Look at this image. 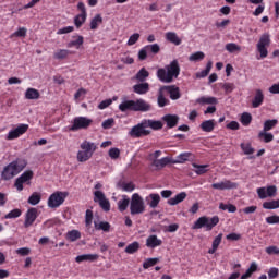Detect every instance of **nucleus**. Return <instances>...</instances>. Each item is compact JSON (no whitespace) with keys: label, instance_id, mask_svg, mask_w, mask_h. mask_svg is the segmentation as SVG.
Wrapping results in <instances>:
<instances>
[{"label":"nucleus","instance_id":"29","mask_svg":"<svg viewBox=\"0 0 279 279\" xmlns=\"http://www.w3.org/2000/svg\"><path fill=\"white\" fill-rule=\"evenodd\" d=\"M149 77V71H147L145 68H142L136 75L134 76V80H137V82L145 83V80Z\"/></svg>","mask_w":279,"mask_h":279},{"label":"nucleus","instance_id":"44","mask_svg":"<svg viewBox=\"0 0 279 279\" xmlns=\"http://www.w3.org/2000/svg\"><path fill=\"white\" fill-rule=\"evenodd\" d=\"M204 58H206V54H204V52H202V51H197V52L192 53L189 57V60H190V62H199V61L204 60Z\"/></svg>","mask_w":279,"mask_h":279},{"label":"nucleus","instance_id":"57","mask_svg":"<svg viewBox=\"0 0 279 279\" xmlns=\"http://www.w3.org/2000/svg\"><path fill=\"white\" fill-rule=\"evenodd\" d=\"M109 156L112 160H117L121 156V150L119 148H110Z\"/></svg>","mask_w":279,"mask_h":279},{"label":"nucleus","instance_id":"27","mask_svg":"<svg viewBox=\"0 0 279 279\" xmlns=\"http://www.w3.org/2000/svg\"><path fill=\"white\" fill-rule=\"evenodd\" d=\"M171 162V159L169 157H163L161 159H155L153 161V167H156V169H165L167 165Z\"/></svg>","mask_w":279,"mask_h":279},{"label":"nucleus","instance_id":"45","mask_svg":"<svg viewBox=\"0 0 279 279\" xmlns=\"http://www.w3.org/2000/svg\"><path fill=\"white\" fill-rule=\"evenodd\" d=\"M276 125H278V121L276 119L265 121L264 132H269V130H274Z\"/></svg>","mask_w":279,"mask_h":279},{"label":"nucleus","instance_id":"4","mask_svg":"<svg viewBox=\"0 0 279 279\" xmlns=\"http://www.w3.org/2000/svg\"><path fill=\"white\" fill-rule=\"evenodd\" d=\"M102 186L104 185H101V183H97L94 186V189H96L94 192V202L99 204L100 208H102L105 213H110V201L106 198V194H104V192L99 191Z\"/></svg>","mask_w":279,"mask_h":279},{"label":"nucleus","instance_id":"40","mask_svg":"<svg viewBox=\"0 0 279 279\" xmlns=\"http://www.w3.org/2000/svg\"><path fill=\"white\" fill-rule=\"evenodd\" d=\"M210 69H213V61H209L206 65V69L196 73V77L198 80H202L204 77H207L208 73H210Z\"/></svg>","mask_w":279,"mask_h":279},{"label":"nucleus","instance_id":"13","mask_svg":"<svg viewBox=\"0 0 279 279\" xmlns=\"http://www.w3.org/2000/svg\"><path fill=\"white\" fill-rule=\"evenodd\" d=\"M29 130V125L27 124H20L14 130L10 131L7 141H14V138H19V136H22V134H25Z\"/></svg>","mask_w":279,"mask_h":279},{"label":"nucleus","instance_id":"43","mask_svg":"<svg viewBox=\"0 0 279 279\" xmlns=\"http://www.w3.org/2000/svg\"><path fill=\"white\" fill-rule=\"evenodd\" d=\"M40 193L34 192L28 198V204H31V206H36L37 204H40Z\"/></svg>","mask_w":279,"mask_h":279},{"label":"nucleus","instance_id":"9","mask_svg":"<svg viewBox=\"0 0 279 279\" xmlns=\"http://www.w3.org/2000/svg\"><path fill=\"white\" fill-rule=\"evenodd\" d=\"M129 134L132 138H141L143 136H149L151 134V131L147 130V125L145 124L144 120L141 123L133 126Z\"/></svg>","mask_w":279,"mask_h":279},{"label":"nucleus","instance_id":"52","mask_svg":"<svg viewBox=\"0 0 279 279\" xmlns=\"http://www.w3.org/2000/svg\"><path fill=\"white\" fill-rule=\"evenodd\" d=\"M82 234L77 230H72L68 232V239L69 241H77Z\"/></svg>","mask_w":279,"mask_h":279},{"label":"nucleus","instance_id":"17","mask_svg":"<svg viewBox=\"0 0 279 279\" xmlns=\"http://www.w3.org/2000/svg\"><path fill=\"white\" fill-rule=\"evenodd\" d=\"M134 112H149L151 105L144 99L134 100Z\"/></svg>","mask_w":279,"mask_h":279},{"label":"nucleus","instance_id":"10","mask_svg":"<svg viewBox=\"0 0 279 279\" xmlns=\"http://www.w3.org/2000/svg\"><path fill=\"white\" fill-rule=\"evenodd\" d=\"M64 199H66V193L56 192L49 196L48 206L49 208H59V206L64 204Z\"/></svg>","mask_w":279,"mask_h":279},{"label":"nucleus","instance_id":"36","mask_svg":"<svg viewBox=\"0 0 279 279\" xmlns=\"http://www.w3.org/2000/svg\"><path fill=\"white\" fill-rule=\"evenodd\" d=\"M101 23H104V17H101V14H97L90 21V29H97Z\"/></svg>","mask_w":279,"mask_h":279},{"label":"nucleus","instance_id":"21","mask_svg":"<svg viewBox=\"0 0 279 279\" xmlns=\"http://www.w3.org/2000/svg\"><path fill=\"white\" fill-rule=\"evenodd\" d=\"M264 100H265V95H263V90L256 89L255 96L252 101L253 108H259L263 105Z\"/></svg>","mask_w":279,"mask_h":279},{"label":"nucleus","instance_id":"53","mask_svg":"<svg viewBox=\"0 0 279 279\" xmlns=\"http://www.w3.org/2000/svg\"><path fill=\"white\" fill-rule=\"evenodd\" d=\"M241 123L243 125H250V123H252V114H250L248 112L242 113Z\"/></svg>","mask_w":279,"mask_h":279},{"label":"nucleus","instance_id":"11","mask_svg":"<svg viewBox=\"0 0 279 279\" xmlns=\"http://www.w3.org/2000/svg\"><path fill=\"white\" fill-rule=\"evenodd\" d=\"M77 10H80L81 14L74 17V25L75 27L80 28L82 25H84V23H86L87 13L84 2H78Z\"/></svg>","mask_w":279,"mask_h":279},{"label":"nucleus","instance_id":"22","mask_svg":"<svg viewBox=\"0 0 279 279\" xmlns=\"http://www.w3.org/2000/svg\"><path fill=\"white\" fill-rule=\"evenodd\" d=\"M146 202L150 208H158V204H160V194H149L146 197Z\"/></svg>","mask_w":279,"mask_h":279},{"label":"nucleus","instance_id":"12","mask_svg":"<svg viewBox=\"0 0 279 279\" xmlns=\"http://www.w3.org/2000/svg\"><path fill=\"white\" fill-rule=\"evenodd\" d=\"M34 178V171L28 170L25 171L24 173L21 174V177H19L15 180L14 186L15 189H17V191H23V184H25V182H29V180H32Z\"/></svg>","mask_w":279,"mask_h":279},{"label":"nucleus","instance_id":"23","mask_svg":"<svg viewBox=\"0 0 279 279\" xmlns=\"http://www.w3.org/2000/svg\"><path fill=\"white\" fill-rule=\"evenodd\" d=\"M162 119L167 123L168 128H175V125H178V122L180 121V117L175 114H166Z\"/></svg>","mask_w":279,"mask_h":279},{"label":"nucleus","instance_id":"32","mask_svg":"<svg viewBox=\"0 0 279 279\" xmlns=\"http://www.w3.org/2000/svg\"><path fill=\"white\" fill-rule=\"evenodd\" d=\"M119 110L121 112H128V110H132L134 112V100H125L119 105Z\"/></svg>","mask_w":279,"mask_h":279},{"label":"nucleus","instance_id":"46","mask_svg":"<svg viewBox=\"0 0 279 279\" xmlns=\"http://www.w3.org/2000/svg\"><path fill=\"white\" fill-rule=\"evenodd\" d=\"M241 149L246 156H252V154H254V148L252 147V144L242 143Z\"/></svg>","mask_w":279,"mask_h":279},{"label":"nucleus","instance_id":"24","mask_svg":"<svg viewBox=\"0 0 279 279\" xmlns=\"http://www.w3.org/2000/svg\"><path fill=\"white\" fill-rule=\"evenodd\" d=\"M196 104H201L202 106H217L219 104V101L217 100L216 97H206V96H203L201 98H198L196 100Z\"/></svg>","mask_w":279,"mask_h":279},{"label":"nucleus","instance_id":"59","mask_svg":"<svg viewBox=\"0 0 279 279\" xmlns=\"http://www.w3.org/2000/svg\"><path fill=\"white\" fill-rule=\"evenodd\" d=\"M121 189H122V191H125L126 193H132V191H134V189H136V186L134 185V183H122Z\"/></svg>","mask_w":279,"mask_h":279},{"label":"nucleus","instance_id":"41","mask_svg":"<svg viewBox=\"0 0 279 279\" xmlns=\"http://www.w3.org/2000/svg\"><path fill=\"white\" fill-rule=\"evenodd\" d=\"M165 89H162V87H160L159 89V95L157 98V102L159 108H165V106H167L169 104V100H167V98H165V95L162 94Z\"/></svg>","mask_w":279,"mask_h":279},{"label":"nucleus","instance_id":"51","mask_svg":"<svg viewBox=\"0 0 279 279\" xmlns=\"http://www.w3.org/2000/svg\"><path fill=\"white\" fill-rule=\"evenodd\" d=\"M162 241L158 240V236L156 235H150L147 241L146 245H161Z\"/></svg>","mask_w":279,"mask_h":279},{"label":"nucleus","instance_id":"42","mask_svg":"<svg viewBox=\"0 0 279 279\" xmlns=\"http://www.w3.org/2000/svg\"><path fill=\"white\" fill-rule=\"evenodd\" d=\"M225 49H227L229 53H239L241 51V46L234 43H229L225 46Z\"/></svg>","mask_w":279,"mask_h":279},{"label":"nucleus","instance_id":"48","mask_svg":"<svg viewBox=\"0 0 279 279\" xmlns=\"http://www.w3.org/2000/svg\"><path fill=\"white\" fill-rule=\"evenodd\" d=\"M219 208H220V210H228V213H236V206H234L232 204L226 205L223 203H220Z\"/></svg>","mask_w":279,"mask_h":279},{"label":"nucleus","instance_id":"63","mask_svg":"<svg viewBox=\"0 0 279 279\" xmlns=\"http://www.w3.org/2000/svg\"><path fill=\"white\" fill-rule=\"evenodd\" d=\"M222 88L223 90L227 93V94H230L232 93V90H234V84L233 83H225L222 85Z\"/></svg>","mask_w":279,"mask_h":279},{"label":"nucleus","instance_id":"28","mask_svg":"<svg viewBox=\"0 0 279 279\" xmlns=\"http://www.w3.org/2000/svg\"><path fill=\"white\" fill-rule=\"evenodd\" d=\"M71 56V51L68 49H59L53 53L54 60H66Z\"/></svg>","mask_w":279,"mask_h":279},{"label":"nucleus","instance_id":"55","mask_svg":"<svg viewBox=\"0 0 279 279\" xmlns=\"http://www.w3.org/2000/svg\"><path fill=\"white\" fill-rule=\"evenodd\" d=\"M140 38H141V34H138V33H134L133 35H131L128 40L129 47H132V45H136V43H138Z\"/></svg>","mask_w":279,"mask_h":279},{"label":"nucleus","instance_id":"34","mask_svg":"<svg viewBox=\"0 0 279 279\" xmlns=\"http://www.w3.org/2000/svg\"><path fill=\"white\" fill-rule=\"evenodd\" d=\"M258 270V265L256 263H252L250 268L241 276V279H248L252 278V274Z\"/></svg>","mask_w":279,"mask_h":279},{"label":"nucleus","instance_id":"26","mask_svg":"<svg viewBox=\"0 0 279 279\" xmlns=\"http://www.w3.org/2000/svg\"><path fill=\"white\" fill-rule=\"evenodd\" d=\"M166 40H168V43H172V45H182V39L178 37V34L175 32L166 33Z\"/></svg>","mask_w":279,"mask_h":279},{"label":"nucleus","instance_id":"62","mask_svg":"<svg viewBox=\"0 0 279 279\" xmlns=\"http://www.w3.org/2000/svg\"><path fill=\"white\" fill-rule=\"evenodd\" d=\"M278 268L277 267H271L269 270H268V278L269 279H276L278 278Z\"/></svg>","mask_w":279,"mask_h":279},{"label":"nucleus","instance_id":"14","mask_svg":"<svg viewBox=\"0 0 279 279\" xmlns=\"http://www.w3.org/2000/svg\"><path fill=\"white\" fill-rule=\"evenodd\" d=\"M36 219H38V209L32 207L25 215L24 228L34 226V221H36Z\"/></svg>","mask_w":279,"mask_h":279},{"label":"nucleus","instance_id":"8","mask_svg":"<svg viewBox=\"0 0 279 279\" xmlns=\"http://www.w3.org/2000/svg\"><path fill=\"white\" fill-rule=\"evenodd\" d=\"M93 125V119L86 117H76L70 128L71 132H77V130H88Z\"/></svg>","mask_w":279,"mask_h":279},{"label":"nucleus","instance_id":"38","mask_svg":"<svg viewBox=\"0 0 279 279\" xmlns=\"http://www.w3.org/2000/svg\"><path fill=\"white\" fill-rule=\"evenodd\" d=\"M25 97L27 99H39L40 92H38V89L35 88H28L25 93Z\"/></svg>","mask_w":279,"mask_h":279},{"label":"nucleus","instance_id":"7","mask_svg":"<svg viewBox=\"0 0 279 279\" xmlns=\"http://www.w3.org/2000/svg\"><path fill=\"white\" fill-rule=\"evenodd\" d=\"M269 45H271V37L269 36V33H264L256 45L259 58H267V56H269V52L267 51Z\"/></svg>","mask_w":279,"mask_h":279},{"label":"nucleus","instance_id":"33","mask_svg":"<svg viewBox=\"0 0 279 279\" xmlns=\"http://www.w3.org/2000/svg\"><path fill=\"white\" fill-rule=\"evenodd\" d=\"M146 128H150L151 130H162V122L156 120H144Z\"/></svg>","mask_w":279,"mask_h":279},{"label":"nucleus","instance_id":"1","mask_svg":"<svg viewBox=\"0 0 279 279\" xmlns=\"http://www.w3.org/2000/svg\"><path fill=\"white\" fill-rule=\"evenodd\" d=\"M157 77L160 82H163V84H171L173 80L180 77V62L174 59L170 64L159 69L157 71Z\"/></svg>","mask_w":279,"mask_h":279},{"label":"nucleus","instance_id":"31","mask_svg":"<svg viewBox=\"0 0 279 279\" xmlns=\"http://www.w3.org/2000/svg\"><path fill=\"white\" fill-rule=\"evenodd\" d=\"M130 206V198L126 195L122 196V199L118 202V209L120 213H123L128 210V207Z\"/></svg>","mask_w":279,"mask_h":279},{"label":"nucleus","instance_id":"61","mask_svg":"<svg viewBox=\"0 0 279 279\" xmlns=\"http://www.w3.org/2000/svg\"><path fill=\"white\" fill-rule=\"evenodd\" d=\"M266 252L269 254V256H279V248L277 246H268Z\"/></svg>","mask_w":279,"mask_h":279},{"label":"nucleus","instance_id":"6","mask_svg":"<svg viewBox=\"0 0 279 279\" xmlns=\"http://www.w3.org/2000/svg\"><path fill=\"white\" fill-rule=\"evenodd\" d=\"M130 210L131 215H143L145 213V201L141 194L135 193L132 195Z\"/></svg>","mask_w":279,"mask_h":279},{"label":"nucleus","instance_id":"19","mask_svg":"<svg viewBox=\"0 0 279 279\" xmlns=\"http://www.w3.org/2000/svg\"><path fill=\"white\" fill-rule=\"evenodd\" d=\"M99 258V255L97 254H83V255H78L75 258L76 263H95V260H97Z\"/></svg>","mask_w":279,"mask_h":279},{"label":"nucleus","instance_id":"56","mask_svg":"<svg viewBox=\"0 0 279 279\" xmlns=\"http://www.w3.org/2000/svg\"><path fill=\"white\" fill-rule=\"evenodd\" d=\"M17 217H21V209H13L9 214L5 215L4 218L7 219H16Z\"/></svg>","mask_w":279,"mask_h":279},{"label":"nucleus","instance_id":"50","mask_svg":"<svg viewBox=\"0 0 279 279\" xmlns=\"http://www.w3.org/2000/svg\"><path fill=\"white\" fill-rule=\"evenodd\" d=\"M96 230H102L104 232H110V223L109 222H100L97 225L95 222Z\"/></svg>","mask_w":279,"mask_h":279},{"label":"nucleus","instance_id":"39","mask_svg":"<svg viewBox=\"0 0 279 279\" xmlns=\"http://www.w3.org/2000/svg\"><path fill=\"white\" fill-rule=\"evenodd\" d=\"M263 208L266 210H276V208H279V199L277 201H270V202H264Z\"/></svg>","mask_w":279,"mask_h":279},{"label":"nucleus","instance_id":"2","mask_svg":"<svg viewBox=\"0 0 279 279\" xmlns=\"http://www.w3.org/2000/svg\"><path fill=\"white\" fill-rule=\"evenodd\" d=\"M27 167V160L16 159L9 163L1 172V178L4 181L12 180V178L19 175L23 169Z\"/></svg>","mask_w":279,"mask_h":279},{"label":"nucleus","instance_id":"60","mask_svg":"<svg viewBox=\"0 0 279 279\" xmlns=\"http://www.w3.org/2000/svg\"><path fill=\"white\" fill-rule=\"evenodd\" d=\"M278 192V189L276 185H270L266 189V195L268 197H276V193Z\"/></svg>","mask_w":279,"mask_h":279},{"label":"nucleus","instance_id":"18","mask_svg":"<svg viewBox=\"0 0 279 279\" xmlns=\"http://www.w3.org/2000/svg\"><path fill=\"white\" fill-rule=\"evenodd\" d=\"M74 40L70 41L66 44V47L69 49L75 47V49H82V47L84 46V36L82 35H76L73 37Z\"/></svg>","mask_w":279,"mask_h":279},{"label":"nucleus","instance_id":"15","mask_svg":"<svg viewBox=\"0 0 279 279\" xmlns=\"http://www.w3.org/2000/svg\"><path fill=\"white\" fill-rule=\"evenodd\" d=\"M239 184L230 181V180H225L219 183H213L211 189H216L217 191H230L232 189H236Z\"/></svg>","mask_w":279,"mask_h":279},{"label":"nucleus","instance_id":"25","mask_svg":"<svg viewBox=\"0 0 279 279\" xmlns=\"http://www.w3.org/2000/svg\"><path fill=\"white\" fill-rule=\"evenodd\" d=\"M186 199V192H181L177 194L174 197L168 199L169 206H178L181 202Z\"/></svg>","mask_w":279,"mask_h":279},{"label":"nucleus","instance_id":"37","mask_svg":"<svg viewBox=\"0 0 279 279\" xmlns=\"http://www.w3.org/2000/svg\"><path fill=\"white\" fill-rule=\"evenodd\" d=\"M158 263H160V258H158V257L147 258L143 263V268L149 269V267H155V265H158Z\"/></svg>","mask_w":279,"mask_h":279},{"label":"nucleus","instance_id":"16","mask_svg":"<svg viewBox=\"0 0 279 279\" xmlns=\"http://www.w3.org/2000/svg\"><path fill=\"white\" fill-rule=\"evenodd\" d=\"M161 90H167V93H169L170 95V99H172L173 101L180 99V97H182V95L180 94V87L175 86V85H168V86H162Z\"/></svg>","mask_w":279,"mask_h":279},{"label":"nucleus","instance_id":"20","mask_svg":"<svg viewBox=\"0 0 279 279\" xmlns=\"http://www.w3.org/2000/svg\"><path fill=\"white\" fill-rule=\"evenodd\" d=\"M133 93L137 95H147L149 93V83H138L133 86Z\"/></svg>","mask_w":279,"mask_h":279},{"label":"nucleus","instance_id":"30","mask_svg":"<svg viewBox=\"0 0 279 279\" xmlns=\"http://www.w3.org/2000/svg\"><path fill=\"white\" fill-rule=\"evenodd\" d=\"M203 132H213L215 130V120H205L201 123Z\"/></svg>","mask_w":279,"mask_h":279},{"label":"nucleus","instance_id":"49","mask_svg":"<svg viewBox=\"0 0 279 279\" xmlns=\"http://www.w3.org/2000/svg\"><path fill=\"white\" fill-rule=\"evenodd\" d=\"M189 158H191V153H183V154L179 155L173 162H175V163L186 162V160H189Z\"/></svg>","mask_w":279,"mask_h":279},{"label":"nucleus","instance_id":"35","mask_svg":"<svg viewBox=\"0 0 279 279\" xmlns=\"http://www.w3.org/2000/svg\"><path fill=\"white\" fill-rule=\"evenodd\" d=\"M192 167L195 169V173L197 175H204V173H207L208 171V165H197V163H192Z\"/></svg>","mask_w":279,"mask_h":279},{"label":"nucleus","instance_id":"47","mask_svg":"<svg viewBox=\"0 0 279 279\" xmlns=\"http://www.w3.org/2000/svg\"><path fill=\"white\" fill-rule=\"evenodd\" d=\"M25 36H27V28L25 27H22V28H19L15 33H13L11 35V38H25Z\"/></svg>","mask_w":279,"mask_h":279},{"label":"nucleus","instance_id":"54","mask_svg":"<svg viewBox=\"0 0 279 279\" xmlns=\"http://www.w3.org/2000/svg\"><path fill=\"white\" fill-rule=\"evenodd\" d=\"M258 136L259 138H263L264 136L265 143H271V141H274V134L267 133V131L260 132Z\"/></svg>","mask_w":279,"mask_h":279},{"label":"nucleus","instance_id":"64","mask_svg":"<svg viewBox=\"0 0 279 279\" xmlns=\"http://www.w3.org/2000/svg\"><path fill=\"white\" fill-rule=\"evenodd\" d=\"M266 222L270 225L279 223V216H269L266 218Z\"/></svg>","mask_w":279,"mask_h":279},{"label":"nucleus","instance_id":"5","mask_svg":"<svg viewBox=\"0 0 279 279\" xmlns=\"http://www.w3.org/2000/svg\"><path fill=\"white\" fill-rule=\"evenodd\" d=\"M219 223V217L214 216L213 218H208L206 216H203L198 218L193 226V230H199L202 228H206L207 231H210Z\"/></svg>","mask_w":279,"mask_h":279},{"label":"nucleus","instance_id":"58","mask_svg":"<svg viewBox=\"0 0 279 279\" xmlns=\"http://www.w3.org/2000/svg\"><path fill=\"white\" fill-rule=\"evenodd\" d=\"M147 51H150L151 53H160V45L158 44H153L146 46Z\"/></svg>","mask_w":279,"mask_h":279},{"label":"nucleus","instance_id":"3","mask_svg":"<svg viewBox=\"0 0 279 279\" xmlns=\"http://www.w3.org/2000/svg\"><path fill=\"white\" fill-rule=\"evenodd\" d=\"M81 149L82 150L77 153L76 158L78 162H86L90 160V158H93V154L97 151V145L93 142L84 141L81 144Z\"/></svg>","mask_w":279,"mask_h":279}]
</instances>
